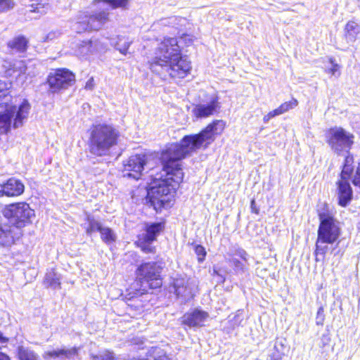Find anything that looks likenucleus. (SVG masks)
<instances>
[{"mask_svg":"<svg viewBox=\"0 0 360 360\" xmlns=\"http://www.w3.org/2000/svg\"><path fill=\"white\" fill-rule=\"evenodd\" d=\"M224 128L222 120H215L199 134L185 136L179 143H172L162 151L160 160L166 178L162 179V176L155 178L148 189L146 198L152 205L162 206L167 201L165 198L175 189L172 182L179 184L182 181L181 160L202 147H208L214 141L215 135L221 134Z\"/></svg>","mask_w":360,"mask_h":360,"instance_id":"f257e3e1","label":"nucleus"},{"mask_svg":"<svg viewBox=\"0 0 360 360\" xmlns=\"http://www.w3.org/2000/svg\"><path fill=\"white\" fill-rule=\"evenodd\" d=\"M148 63L151 72L163 80L168 77L184 78L191 69L190 62L182 56L174 37L165 38L159 43L155 56Z\"/></svg>","mask_w":360,"mask_h":360,"instance_id":"f03ea898","label":"nucleus"},{"mask_svg":"<svg viewBox=\"0 0 360 360\" xmlns=\"http://www.w3.org/2000/svg\"><path fill=\"white\" fill-rule=\"evenodd\" d=\"M120 136V131L112 124L94 125L90 129L88 141L90 154L96 157L109 155L117 145Z\"/></svg>","mask_w":360,"mask_h":360,"instance_id":"7ed1b4c3","label":"nucleus"},{"mask_svg":"<svg viewBox=\"0 0 360 360\" xmlns=\"http://www.w3.org/2000/svg\"><path fill=\"white\" fill-rule=\"evenodd\" d=\"M320 224L314 251L316 262L323 259L328 250V245L335 243L340 236V229L335 224L333 217L324 213L319 214Z\"/></svg>","mask_w":360,"mask_h":360,"instance_id":"20e7f679","label":"nucleus"},{"mask_svg":"<svg viewBox=\"0 0 360 360\" xmlns=\"http://www.w3.org/2000/svg\"><path fill=\"white\" fill-rule=\"evenodd\" d=\"M3 215L12 225L23 231V229L32 224V219L35 216L34 210L25 202L8 205L3 210Z\"/></svg>","mask_w":360,"mask_h":360,"instance_id":"39448f33","label":"nucleus"},{"mask_svg":"<svg viewBox=\"0 0 360 360\" xmlns=\"http://www.w3.org/2000/svg\"><path fill=\"white\" fill-rule=\"evenodd\" d=\"M4 113L0 114V134L7 133L11 129V119L14 117L13 127L22 126L30 113V105L24 100L17 108L15 105L6 106Z\"/></svg>","mask_w":360,"mask_h":360,"instance_id":"423d86ee","label":"nucleus"},{"mask_svg":"<svg viewBox=\"0 0 360 360\" xmlns=\"http://www.w3.org/2000/svg\"><path fill=\"white\" fill-rule=\"evenodd\" d=\"M354 136L340 127H334L326 132V141L335 153L348 152L354 144Z\"/></svg>","mask_w":360,"mask_h":360,"instance_id":"0eeeda50","label":"nucleus"},{"mask_svg":"<svg viewBox=\"0 0 360 360\" xmlns=\"http://www.w3.org/2000/svg\"><path fill=\"white\" fill-rule=\"evenodd\" d=\"M108 21L109 13L105 11L95 12L91 15L82 13L78 17V21L72 25V30L77 33L98 30Z\"/></svg>","mask_w":360,"mask_h":360,"instance_id":"6e6552de","label":"nucleus"},{"mask_svg":"<svg viewBox=\"0 0 360 360\" xmlns=\"http://www.w3.org/2000/svg\"><path fill=\"white\" fill-rule=\"evenodd\" d=\"M161 271L162 268L157 262H143L136 269V278L142 286L146 284L150 288H158L162 285Z\"/></svg>","mask_w":360,"mask_h":360,"instance_id":"1a4fd4ad","label":"nucleus"},{"mask_svg":"<svg viewBox=\"0 0 360 360\" xmlns=\"http://www.w3.org/2000/svg\"><path fill=\"white\" fill-rule=\"evenodd\" d=\"M46 81L49 86V91L56 93L72 86L75 81V76L66 68H59L51 72Z\"/></svg>","mask_w":360,"mask_h":360,"instance_id":"9d476101","label":"nucleus"},{"mask_svg":"<svg viewBox=\"0 0 360 360\" xmlns=\"http://www.w3.org/2000/svg\"><path fill=\"white\" fill-rule=\"evenodd\" d=\"M148 157L146 155L131 156L124 165L123 176L139 179L142 176L144 167L146 166Z\"/></svg>","mask_w":360,"mask_h":360,"instance_id":"9b49d317","label":"nucleus"},{"mask_svg":"<svg viewBox=\"0 0 360 360\" xmlns=\"http://www.w3.org/2000/svg\"><path fill=\"white\" fill-rule=\"evenodd\" d=\"M220 108L217 96L210 98L207 103H200L193 106L191 112L196 119H202L213 115Z\"/></svg>","mask_w":360,"mask_h":360,"instance_id":"f8f14e48","label":"nucleus"},{"mask_svg":"<svg viewBox=\"0 0 360 360\" xmlns=\"http://www.w3.org/2000/svg\"><path fill=\"white\" fill-rule=\"evenodd\" d=\"M194 285L192 281L184 278H176L173 282V287L176 296L181 297L185 302L193 297Z\"/></svg>","mask_w":360,"mask_h":360,"instance_id":"ddd939ff","label":"nucleus"},{"mask_svg":"<svg viewBox=\"0 0 360 360\" xmlns=\"http://www.w3.org/2000/svg\"><path fill=\"white\" fill-rule=\"evenodd\" d=\"M25 186L22 182L15 178H10L6 182L0 184V198L15 197L23 193Z\"/></svg>","mask_w":360,"mask_h":360,"instance_id":"4468645a","label":"nucleus"},{"mask_svg":"<svg viewBox=\"0 0 360 360\" xmlns=\"http://www.w3.org/2000/svg\"><path fill=\"white\" fill-rule=\"evenodd\" d=\"M209 318V314L198 309L184 315L182 322L189 327H201Z\"/></svg>","mask_w":360,"mask_h":360,"instance_id":"2eb2a0df","label":"nucleus"},{"mask_svg":"<svg viewBox=\"0 0 360 360\" xmlns=\"http://www.w3.org/2000/svg\"><path fill=\"white\" fill-rule=\"evenodd\" d=\"M337 184L338 203L342 207H346L352 199L353 195L350 183L347 180H338Z\"/></svg>","mask_w":360,"mask_h":360,"instance_id":"dca6fc26","label":"nucleus"},{"mask_svg":"<svg viewBox=\"0 0 360 360\" xmlns=\"http://www.w3.org/2000/svg\"><path fill=\"white\" fill-rule=\"evenodd\" d=\"M30 66L25 60L14 61L10 65V68L6 72L9 76L18 77L21 75H27L32 77L34 72L29 70Z\"/></svg>","mask_w":360,"mask_h":360,"instance_id":"f3484780","label":"nucleus"},{"mask_svg":"<svg viewBox=\"0 0 360 360\" xmlns=\"http://www.w3.org/2000/svg\"><path fill=\"white\" fill-rule=\"evenodd\" d=\"M77 353V349L76 347L71 348H60L47 351L44 353L45 359H59L60 360H65L74 356Z\"/></svg>","mask_w":360,"mask_h":360,"instance_id":"a211bd4d","label":"nucleus"},{"mask_svg":"<svg viewBox=\"0 0 360 360\" xmlns=\"http://www.w3.org/2000/svg\"><path fill=\"white\" fill-rule=\"evenodd\" d=\"M28 39L22 35H18L8 42V47L12 53H22L27 51Z\"/></svg>","mask_w":360,"mask_h":360,"instance_id":"6ab92c4d","label":"nucleus"},{"mask_svg":"<svg viewBox=\"0 0 360 360\" xmlns=\"http://www.w3.org/2000/svg\"><path fill=\"white\" fill-rule=\"evenodd\" d=\"M51 6L49 0H37L36 3L25 6L24 14L36 13L40 15H44L50 9Z\"/></svg>","mask_w":360,"mask_h":360,"instance_id":"aec40b11","label":"nucleus"},{"mask_svg":"<svg viewBox=\"0 0 360 360\" xmlns=\"http://www.w3.org/2000/svg\"><path fill=\"white\" fill-rule=\"evenodd\" d=\"M44 284L46 288H60V276L53 269H51L45 275Z\"/></svg>","mask_w":360,"mask_h":360,"instance_id":"412c9836","label":"nucleus"},{"mask_svg":"<svg viewBox=\"0 0 360 360\" xmlns=\"http://www.w3.org/2000/svg\"><path fill=\"white\" fill-rule=\"evenodd\" d=\"M286 349V340L277 338L274 346V351L271 354V360H282Z\"/></svg>","mask_w":360,"mask_h":360,"instance_id":"4be33fe9","label":"nucleus"},{"mask_svg":"<svg viewBox=\"0 0 360 360\" xmlns=\"http://www.w3.org/2000/svg\"><path fill=\"white\" fill-rule=\"evenodd\" d=\"M162 229L163 226L161 223H153L146 226V232L141 236L147 240L155 241Z\"/></svg>","mask_w":360,"mask_h":360,"instance_id":"5701e85b","label":"nucleus"},{"mask_svg":"<svg viewBox=\"0 0 360 360\" xmlns=\"http://www.w3.org/2000/svg\"><path fill=\"white\" fill-rule=\"evenodd\" d=\"M345 37L348 42L354 41L357 35L360 33V26L354 21L347 23L345 28Z\"/></svg>","mask_w":360,"mask_h":360,"instance_id":"b1692460","label":"nucleus"},{"mask_svg":"<svg viewBox=\"0 0 360 360\" xmlns=\"http://www.w3.org/2000/svg\"><path fill=\"white\" fill-rule=\"evenodd\" d=\"M99 233L102 241L107 245H111L117 240L116 233L109 227L103 226Z\"/></svg>","mask_w":360,"mask_h":360,"instance_id":"393cba45","label":"nucleus"},{"mask_svg":"<svg viewBox=\"0 0 360 360\" xmlns=\"http://www.w3.org/2000/svg\"><path fill=\"white\" fill-rule=\"evenodd\" d=\"M8 84L0 81V107L8 106L11 96L8 93Z\"/></svg>","mask_w":360,"mask_h":360,"instance_id":"a878e982","label":"nucleus"},{"mask_svg":"<svg viewBox=\"0 0 360 360\" xmlns=\"http://www.w3.org/2000/svg\"><path fill=\"white\" fill-rule=\"evenodd\" d=\"M111 44L121 53L126 55L127 50L131 44V41L124 37H118L117 41L115 42L112 41Z\"/></svg>","mask_w":360,"mask_h":360,"instance_id":"bb28decb","label":"nucleus"},{"mask_svg":"<svg viewBox=\"0 0 360 360\" xmlns=\"http://www.w3.org/2000/svg\"><path fill=\"white\" fill-rule=\"evenodd\" d=\"M87 226L86 227V232L88 235H91L92 233L98 231L103 227V225L100 221L95 219L92 216L87 215L86 217Z\"/></svg>","mask_w":360,"mask_h":360,"instance_id":"cd10ccee","label":"nucleus"},{"mask_svg":"<svg viewBox=\"0 0 360 360\" xmlns=\"http://www.w3.org/2000/svg\"><path fill=\"white\" fill-rule=\"evenodd\" d=\"M153 241L147 240L141 236H139V239L136 242L137 246L145 253H153L155 252V248L152 246Z\"/></svg>","mask_w":360,"mask_h":360,"instance_id":"c85d7f7f","label":"nucleus"},{"mask_svg":"<svg viewBox=\"0 0 360 360\" xmlns=\"http://www.w3.org/2000/svg\"><path fill=\"white\" fill-rule=\"evenodd\" d=\"M101 2L108 4L112 9L115 8H126L129 4V0H94V4Z\"/></svg>","mask_w":360,"mask_h":360,"instance_id":"c756f323","label":"nucleus"},{"mask_svg":"<svg viewBox=\"0 0 360 360\" xmlns=\"http://www.w3.org/2000/svg\"><path fill=\"white\" fill-rule=\"evenodd\" d=\"M18 354L20 360H39L33 351L22 346L18 347Z\"/></svg>","mask_w":360,"mask_h":360,"instance_id":"7c9ffc66","label":"nucleus"},{"mask_svg":"<svg viewBox=\"0 0 360 360\" xmlns=\"http://www.w3.org/2000/svg\"><path fill=\"white\" fill-rule=\"evenodd\" d=\"M330 66L326 68V72L331 75L338 77L340 75V65L335 63L333 58L329 59Z\"/></svg>","mask_w":360,"mask_h":360,"instance_id":"2f4dec72","label":"nucleus"},{"mask_svg":"<svg viewBox=\"0 0 360 360\" xmlns=\"http://www.w3.org/2000/svg\"><path fill=\"white\" fill-rule=\"evenodd\" d=\"M243 321V313L240 311H238L232 319L229 320V323L232 329L241 325Z\"/></svg>","mask_w":360,"mask_h":360,"instance_id":"473e14b6","label":"nucleus"},{"mask_svg":"<svg viewBox=\"0 0 360 360\" xmlns=\"http://www.w3.org/2000/svg\"><path fill=\"white\" fill-rule=\"evenodd\" d=\"M354 171V166H342L340 173V179L339 180H347L349 181L351 176Z\"/></svg>","mask_w":360,"mask_h":360,"instance_id":"72a5a7b5","label":"nucleus"},{"mask_svg":"<svg viewBox=\"0 0 360 360\" xmlns=\"http://www.w3.org/2000/svg\"><path fill=\"white\" fill-rule=\"evenodd\" d=\"M298 105V101L295 98H292L291 101L288 102H285L282 103L279 108L283 114L284 112L288 111L290 109L295 108Z\"/></svg>","mask_w":360,"mask_h":360,"instance_id":"f704fd0d","label":"nucleus"},{"mask_svg":"<svg viewBox=\"0 0 360 360\" xmlns=\"http://www.w3.org/2000/svg\"><path fill=\"white\" fill-rule=\"evenodd\" d=\"M15 4L13 0H0V12H6L13 8Z\"/></svg>","mask_w":360,"mask_h":360,"instance_id":"c9c22d12","label":"nucleus"},{"mask_svg":"<svg viewBox=\"0 0 360 360\" xmlns=\"http://www.w3.org/2000/svg\"><path fill=\"white\" fill-rule=\"evenodd\" d=\"M325 320L324 309L321 306L317 311L316 316V324L323 326Z\"/></svg>","mask_w":360,"mask_h":360,"instance_id":"e433bc0d","label":"nucleus"},{"mask_svg":"<svg viewBox=\"0 0 360 360\" xmlns=\"http://www.w3.org/2000/svg\"><path fill=\"white\" fill-rule=\"evenodd\" d=\"M91 46H92V41H83L82 44L79 46V53L82 55H86L89 52L91 51Z\"/></svg>","mask_w":360,"mask_h":360,"instance_id":"4c0bfd02","label":"nucleus"},{"mask_svg":"<svg viewBox=\"0 0 360 360\" xmlns=\"http://www.w3.org/2000/svg\"><path fill=\"white\" fill-rule=\"evenodd\" d=\"M195 252L198 255V262H203L206 255V252L204 247L200 245H197L195 247Z\"/></svg>","mask_w":360,"mask_h":360,"instance_id":"58836bf2","label":"nucleus"},{"mask_svg":"<svg viewBox=\"0 0 360 360\" xmlns=\"http://www.w3.org/2000/svg\"><path fill=\"white\" fill-rule=\"evenodd\" d=\"M230 262L236 271H243L244 264L238 259L233 258L230 260Z\"/></svg>","mask_w":360,"mask_h":360,"instance_id":"ea45409f","label":"nucleus"},{"mask_svg":"<svg viewBox=\"0 0 360 360\" xmlns=\"http://www.w3.org/2000/svg\"><path fill=\"white\" fill-rule=\"evenodd\" d=\"M352 183L354 186H359L360 188V162L356 169L355 174L353 176Z\"/></svg>","mask_w":360,"mask_h":360,"instance_id":"a19ab883","label":"nucleus"},{"mask_svg":"<svg viewBox=\"0 0 360 360\" xmlns=\"http://www.w3.org/2000/svg\"><path fill=\"white\" fill-rule=\"evenodd\" d=\"M60 35V32L58 31H52L46 34L44 39V41L48 42L58 38Z\"/></svg>","mask_w":360,"mask_h":360,"instance_id":"79ce46f5","label":"nucleus"},{"mask_svg":"<svg viewBox=\"0 0 360 360\" xmlns=\"http://www.w3.org/2000/svg\"><path fill=\"white\" fill-rule=\"evenodd\" d=\"M236 255L243 260H247L248 253L243 249H238L236 251Z\"/></svg>","mask_w":360,"mask_h":360,"instance_id":"37998d69","label":"nucleus"},{"mask_svg":"<svg viewBox=\"0 0 360 360\" xmlns=\"http://www.w3.org/2000/svg\"><path fill=\"white\" fill-rule=\"evenodd\" d=\"M354 158L351 155H348L345 157L344 165L345 166H353Z\"/></svg>","mask_w":360,"mask_h":360,"instance_id":"c03bdc74","label":"nucleus"},{"mask_svg":"<svg viewBox=\"0 0 360 360\" xmlns=\"http://www.w3.org/2000/svg\"><path fill=\"white\" fill-rule=\"evenodd\" d=\"M94 86H95L94 79L93 77H91L86 82L85 89L86 90H92L94 88Z\"/></svg>","mask_w":360,"mask_h":360,"instance_id":"a18cd8bd","label":"nucleus"},{"mask_svg":"<svg viewBox=\"0 0 360 360\" xmlns=\"http://www.w3.org/2000/svg\"><path fill=\"white\" fill-rule=\"evenodd\" d=\"M330 338L328 335L323 334L321 339L322 346H326L329 344Z\"/></svg>","mask_w":360,"mask_h":360,"instance_id":"49530a36","label":"nucleus"},{"mask_svg":"<svg viewBox=\"0 0 360 360\" xmlns=\"http://www.w3.org/2000/svg\"><path fill=\"white\" fill-rule=\"evenodd\" d=\"M272 111H273L274 114L275 115V116H278V115L283 114L279 107Z\"/></svg>","mask_w":360,"mask_h":360,"instance_id":"de8ad7c7","label":"nucleus"},{"mask_svg":"<svg viewBox=\"0 0 360 360\" xmlns=\"http://www.w3.org/2000/svg\"><path fill=\"white\" fill-rule=\"evenodd\" d=\"M7 340H8V339H7V338H5L3 336L2 333L0 332V342H7Z\"/></svg>","mask_w":360,"mask_h":360,"instance_id":"09e8293b","label":"nucleus"},{"mask_svg":"<svg viewBox=\"0 0 360 360\" xmlns=\"http://www.w3.org/2000/svg\"><path fill=\"white\" fill-rule=\"evenodd\" d=\"M267 115H268V117H269L270 119H271V118H273V117H276V116H275V115L274 114L273 111L269 112L267 114Z\"/></svg>","mask_w":360,"mask_h":360,"instance_id":"8fccbe9b","label":"nucleus"},{"mask_svg":"<svg viewBox=\"0 0 360 360\" xmlns=\"http://www.w3.org/2000/svg\"><path fill=\"white\" fill-rule=\"evenodd\" d=\"M270 118L268 117V115H265L263 118L264 122L267 123L269 121Z\"/></svg>","mask_w":360,"mask_h":360,"instance_id":"3c124183","label":"nucleus"},{"mask_svg":"<svg viewBox=\"0 0 360 360\" xmlns=\"http://www.w3.org/2000/svg\"><path fill=\"white\" fill-rule=\"evenodd\" d=\"M147 285L146 284V286H144V288H147ZM143 290H146V288H143Z\"/></svg>","mask_w":360,"mask_h":360,"instance_id":"603ef678","label":"nucleus"}]
</instances>
